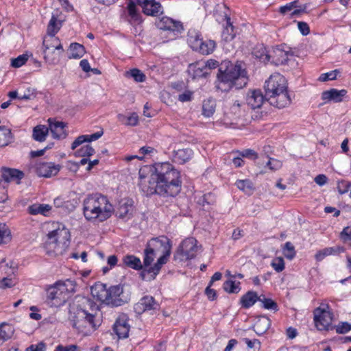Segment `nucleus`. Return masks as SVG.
<instances>
[{"instance_id": "obj_9", "label": "nucleus", "mask_w": 351, "mask_h": 351, "mask_svg": "<svg viewBox=\"0 0 351 351\" xmlns=\"http://www.w3.org/2000/svg\"><path fill=\"white\" fill-rule=\"evenodd\" d=\"M67 298L66 293L58 285V282L47 289V302L50 306H60L66 302Z\"/></svg>"}, {"instance_id": "obj_17", "label": "nucleus", "mask_w": 351, "mask_h": 351, "mask_svg": "<svg viewBox=\"0 0 351 351\" xmlns=\"http://www.w3.org/2000/svg\"><path fill=\"white\" fill-rule=\"evenodd\" d=\"M60 167V165L52 162H41L37 167V172L40 176L49 178L56 176Z\"/></svg>"}, {"instance_id": "obj_18", "label": "nucleus", "mask_w": 351, "mask_h": 351, "mask_svg": "<svg viewBox=\"0 0 351 351\" xmlns=\"http://www.w3.org/2000/svg\"><path fill=\"white\" fill-rule=\"evenodd\" d=\"M1 176L6 183L16 182L19 184L24 177V173L16 169L3 167L1 170Z\"/></svg>"}, {"instance_id": "obj_15", "label": "nucleus", "mask_w": 351, "mask_h": 351, "mask_svg": "<svg viewBox=\"0 0 351 351\" xmlns=\"http://www.w3.org/2000/svg\"><path fill=\"white\" fill-rule=\"evenodd\" d=\"M156 25L159 29L163 30L180 32L182 29V25L180 21H174L167 16L157 20Z\"/></svg>"}, {"instance_id": "obj_11", "label": "nucleus", "mask_w": 351, "mask_h": 351, "mask_svg": "<svg viewBox=\"0 0 351 351\" xmlns=\"http://www.w3.org/2000/svg\"><path fill=\"white\" fill-rule=\"evenodd\" d=\"M159 308L158 302L151 295L143 297L134 306L135 312L138 314H142L147 311H156Z\"/></svg>"}, {"instance_id": "obj_7", "label": "nucleus", "mask_w": 351, "mask_h": 351, "mask_svg": "<svg viewBox=\"0 0 351 351\" xmlns=\"http://www.w3.org/2000/svg\"><path fill=\"white\" fill-rule=\"evenodd\" d=\"M56 228L47 234L46 247L54 253L65 248L70 239V232L64 225L56 223Z\"/></svg>"}, {"instance_id": "obj_5", "label": "nucleus", "mask_w": 351, "mask_h": 351, "mask_svg": "<svg viewBox=\"0 0 351 351\" xmlns=\"http://www.w3.org/2000/svg\"><path fill=\"white\" fill-rule=\"evenodd\" d=\"M265 97L271 105L283 108L291 104L286 79L280 73H274L269 77L265 82Z\"/></svg>"}, {"instance_id": "obj_30", "label": "nucleus", "mask_w": 351, "mask_h": 351, "mask_svg": "<svg viewBox=\"0 0 351 351\" xmlns=\"http://www.w3.org/2000/svg\"><path fill=\"white\" fill-rule=\"evenodd\" d=\"M123 263L128 267L136 270H141L143 269V265L139 258L134 255L128 254L123 258Z\"/></svg>"}, {"instance_id": "obj_59", "label": "nucleus", "mask_w": 351, "mask_h": 351, "mask_svg": "<svg viewBox=\"0 0 351 351\" xmlns=\"http://www.w3.org/2000/svg\"><path fill=\"white\" fill-rule=\"evenodd\" d=\"M351 330V324L348 322H341L336 326V332L339 334H344Z\"/></svg>"}, {"instance_id": "obj_49", "label": "nucleus", "mask_w": 351, "mask_h": 351, "mask_svg": "<svg viewBox=\"0 0 351 351\" xmlns=\"http://www.w3.org/2000/svg\"><path fill=\"white\" fill-rule=\"evenodd\" d=\"M240 282L236 283L232 280H227L223 283V289L230 293H237L240 291Z\"/></svg>"}, {"instance_id": "obj_12", "label": "nucleus", "mask_w": 351, "mask_h": 351, "mask_svg": "<svg viewBox=\"0 0 351 351\" xmlns=\"http://www.w3.org/2000/svg\"><path fill=\"white\" fill-rule=\"evenodd\" d=\"M137 3L147 15L158 16L163 12L161 5L155 0H137Z\"/></svg>"}, {"instance_id": "obj_28", "label": "nucleus", "mask_w": 351, "mask_h": 351, "mask_svg": "<svg viewBox=\"0 0 351 351\" xmlns=\"http://www.w3.org/2000/svg\"><path fill=\"white\" fill-rule=\"evenodd\" d=\"M43 48L49 47L50 49H57V50H62L63 47L60 43V40L58 37L55 36V34L47 33V35L45 36L43 42Z\"/></svg>"}, {"instance_id": "obj_44", "label": "nucleus", "mask_w": 351, "mask_h": 351, "mask_svg": "<svg viewBox=\"0 0 351 351\" xmlns=\"http://www.w3.org/2000/svg\"><path fill=\"white\" fill-rule=\"evenodd\" d=\"M258 302L262 304V306L267 310H273L277 311L278 310V305L272 299L267 298L264 295L258 296Z\"/></svg>"}, {"instance_id": "obj_20", "label": "nucleus", "mask_w": 351, "mask_h": 351, "mask_svg": "<svg viewBox=\"0 0 351 351\" xmlns=\"http://www.w3.org/2000/svg\"><path fill=\"white\" fill-rule=\"evenodd\" d=\"M134 206L132 201L130 199H123L119 202L117 210V215L121 219H129L132 216Z\"/></svg>"}, {"instance_id": "obj_32", "label": "nucleus", "mask_w": 351, "mask_h": 351, "mask_svg": "<svg viewBox=\"0 0 351 351\" xmlns=\"http://www.w3.org/2000/svg\"><path fill=\"white\" fill-rule=\"evenodd\" d=\"M230 110L237 117H244L247 114L248 108L246 104L236 100L231 106Z\"/></svg>"}, {"instance_id": "obj_40", "label": "nucleus", "mask_w": 351, "mask_h": 351, "mask_svg": "<svg viewBox=\"0 0 351 351\" xmlns=\"http://www.w3.org/2000/svg\"><path fill=\"white\" fill-rule=\"evenodd\" d=\"M215 46V43L213 40H208L206 41H202L200 45H199L196 51H199L202 54L208 55L214 51Z\"/></svg>"}, {"instance_id": "obj_53", "label": "nucleus", "mask_w": 351, "mask_h": 351, "mask_svg": "<svg viewBox=\"0 0 351 351\" xmlns=\"http://www.w3.org/2000/svg\"><path fill=\"white\" fill-rule=\"evenodd\" d=\"M332 254H334L333 247H326L318 251L315 255V258L317 261H322L325 257Z\"/></svg>"}, {"instance_id": "obj_64", "label": "nucleus", "mask_w": 351, "mask_h": 351, "mask_svg": "<svg viewBox=\"0 0 351 351\" xmlns=\"http://www.w3.org/2000/svg\"><path fill=\"white\" fill-rule=\"evenodd\" d=\"M78 350L79 348L76 345H69L67 346L58 345L54 351H78Z\"/></svg>"}, {"instance_id": "obj_43", "label": "nucleus", "mask_w": 351, "mask_h": 351, "mask_svg": "<svg viewBox=\"0 0 351 351\" xmlns=\"http://www.w3.org/2000/svg\"><path fill=\"white\" fill-rule=\"evenodd\" d=\"M202 41V39L200 38V35L198 32L195 31H190L189 32L188 43L194 51L197 50Z\"/></svg>"}, {"instance_id": "obj_6", "label": "nucleus", "mask_w": 351, "mask_h": 351, "mask_svg": "<svg viewBox=\"0 0 351 351\" xmlns=\"http://www.w3.org/2000/svg\"><path fill=\"white\" fill-rule=\"evenodd\" d=\"M147 246L158 254H160L156 263L152 266L151 271L158 274L162 265L165 264L171 254V245L169 239L165 236L152 238Z\"/></svg>"}, {"instance_id": "obj_14", "label": "nucleus", "mask_w": 351, "mask_h": 351, "mask_svg": "<svg viewBox=\"0 0 351 351\" xmlns=\"http://www.w3.org/2000/svg\"><path fill=\"white\" fill-rule=\"evenodd\" d=\"M266 99L265 95L263 96L262 92L259 90H254L249 91L246 96V105L247 108L251 109L259 108L262 106Z\"/></svg>"}, {"instance_id": "obj_63", "label": "nucleus", "mask_w": 351, "mask_h": 351, "mask_svg": "<svg viewBox=\"0 0 351 351\" xmlns=\"http://www.w3.org/2000/svg\"><path fill=\"white\" fill-rule=\"evenodd\" d=\"M243 340L247 344L248 348H256L259 350L261 347V342L256 339H250L248 338H244Z\"/></svg>"}, {"instance_id": "obj_55", "label": "nucleus", "mask_w": 351, "mask_h": 351, "mask_svg": "<svg viewBox=\"0 0 351 351\" xmlns=\"http://www.w3.org/2000/svg\"><path fill=\"white\" fill-rule=\"evenodd\" d=\"M232 154H238L241 157L247 158L251 160H255L258 158V154L252 149H246L242 152L236 151L233 152Z\"/></svg>"}, {"instance_id": "obj_58", "label": "nucleus", "mask_w": 351, "mask_h": 351, "mask_svg": "<svg viewBox=\"0 0 351 351\" xmlns=\"http://www.w3.org/2000/svg\"><path fill=\"white\" fill-rule=\"evenodd\" d=\"M152 267H150L148 269L143 270L140 274V277L143 280H154L158 274H154V271H152Z\"/></svg>"}, {"instance_id": "obj_57", "label": "nucleus", "mask_w": 351, "mask_h": 351, "mask_svg": "<svg viewBox=\"0 0 351 351\" xmlns=\"http://www.w3.org/2000/svg\"><path fill=\"white\" fill-rule=\"evenodd\" d=\"M271 265L276 271L281 272L285 269L284 259L282 257H276L273 259Z\"/></svg>"}, {"instance_id": "obj_23", "label": "nucleus", "mask_w": 351, "mask_h": 351, "mask_svg": "<svg viewBox=\"0 0 351 351\" xmlns=\"http://www.w3.org/2000/svg\"><path fill=\"white\" fill-rule=\"evenodd\" d=\"M202 60L190 64L188 69L189 74L193 78L206 77L208 72L206 71Z\"/></svg>"}, {"instance_id": "obj_60", "label": "nucleus", "mask_w": 351, "mask_h": 351, "mask_svg": "<svg viewBox=\"0 0 351 351\" xmlns=\"http://www.w3.org/2000/svg\"><path fill=\"white\" fill-rule=\"evenodd\" d=\"M267 166L269 168V169L276 171L282 167V163L280 160L269 158L268 162H267Z\"/></svg>"}, {"instance_id": "obj_61", "label": "nucleus", "mask_w": 351, "mask_h": 351, "mask_svg": "<svg viewBox=\"0 0 351 351\" xmlns=\"http://www.w3.org/2000/svg\"><path fill=\"white\" fill-rule=\"evenodd\" d=\"M340 238L344 243L351 245V229L349 227L344 228L340 234Z\"/></svg>"}, {"instance_id": "obj_16", "label": "nucleus", "mask_w": 351, "mask_h": 351, "mask_svg": "<svg viewBox=\"0 0 351 351\" xmlns=\"http://www.w3.org/2000/svg\"><path fill=\"white\" fill-rule=\"evenodd\" d=\"M289 53L285 49L276 47L270 49L269 62L275 65L284 64L289 60Z\"/></svg>"}, {"instance_id": "obj_35", "label": "nucleus", "mask_w": 351, "mask_h": 351, "mask_svg": "<svg viewBox=\"0 0 351 351\" xmlns=\"http://www.w3.org/2000/svg\"><path fill=\"white\" fill-rule=\"evenodd\" d=\"M258 301V296L255 292L248 291L241 298V303L244 308H249Z\"/></svg>"}, {"instance_id": "obj_24", "label": "nucleus", "mask_w": 351, "mask_h": 351, "mask_svg": "<svg viewBox=\"0 0 351 351\" xmlns=\"http://www.w3.org/2000/svg\"><path fill=\"white\" fill-rule=\"evenodd\" d=\"M346 93L347 91L344 89L337 90L332 88L323 92L322 94V99L327 101H333L335 102H340L343 100V98Z\"/></svg>"}, {"instance_id": "obj_21", "label": "nucleus", "mask_w": 351, "mask_h": 351, "mask_svg": "<svg viewBox=\"0 0 351 351\" xmlns=\"http://www.w3.org/2000/svg\"><path fill=\"white\" fill-rule=\"evenodd\" d=\"M49 130L54 138H64L66 133L64 130L65 124L62 121H56L52 119H49Z\"/></svg>"}, {"instance_id": "obj_36", "label": "nucleus", "mask_w": 351, "mask_h": 351, "mask_svg": "<svg viewBox=\"0 0 351 351\" xmlns=\"http://www.w3.org/2000/svg\"><path fill=\"white\" fill-rule=\"evenodd\" d=\"M57 282L58 285H59L62 290L64 291V293H66V297H68L69 293L75 291L77 284L74 280L69 278L64 281L60 280Z\"/></svg>"}, {"instance_id": "obj_1", "label": "nucleus", "mask_w": 351, "mask_h": 351, "mask_svg": "<svg viewBox=\"0 0 351 351\" xmlns=\"http://www.w3.org/2000/svg\"><path fill=\"white\" fill-rule=\"evenodd\" d=\"M149 180L141 181L140 186L146 195L159 194L175 196L180 191V172L169 162H158L153 166Z\"/></svg>"}, {"instance_id": "obj_22", "label": "nucleus", "mask_w": 351, "mask_h": 351, "mask_svg": "<svg viewBox=\"0 0 351 351\" xmlns=\"http://www.w3.org/2000/svg\"><path fill=\"white\" fill-rule=\"evenodd\" d=\"M108 290L106 285L95 283L91 287V295L99 301L106 304L108 300Z\"/></svg>"}, {"instance_id": "obj_52", "label": "nucleus", "mask_w": 351, "mask_h": 351, "mask_svg": "<svg viewBox=\"0 0 351 351\" xmlns=\"http://www.w3.org/2000/svg\"><path fill=\"white\" fill-rule=\"evenodd\" d=\"M198 204L202 205L203 207L213 204L215 202V196L210 193H206L202 195L197 201Z\"/></svg>"}, {"instance_id": "obj_4", "label": "nucleus", "mask_w": 351, "mask_h": 351, "mask_svg": "<svg viewBox=\"0 0 351 351\" xmlns=\"http://www.w3.org/2000/svg\"><path fill=\"white\" fill-rule=\"evenodd\" d=\"M217 77L215 86L222 92L228 91L232 87L241 88L247 83L245 69L240 64H233L230 62H225L221 64Z\"/></svg>"}, {"instance_id": "obj_41", "label": "nucleus", "mask_w": 351, "mask_h": 351, "mask_svg": "<svg viewBox=\"0 0 351 351\" xmlns=\"http://www.w3.org/2000/svg\"><path fill=\"white\" fill-rule=\"evenodd\" d=\"M118 119L123 124L128 126H136L138 123V117L135 112L131 114L128 117L119 114L118 115Z\"/></svg>"}, {"instance_id": "obj_19", "label": "nucleus", "mask_w": 351, "mask_h": 351, "mask_svg": "<svg viewBox=\"0 0 351 351\" xmlns=\"http://www.w3.org/2000/svg\"><path fill=\"white\" fill-rule=\"evenodd\" d=\"M108 300L107 304L118 306H121L123 300L120 298L121 295L123 293V287L120 285L110 287L108 290Z\"/></svg>"}, {"instance_id": "obj_33", "label": "nucleus", "mask_w": 351, "mask_h": 351, "mask_svg": "<svg viewBox=\"0 0 351 351\" xmlns=\"http://www.w3.org/2000/svg\"><path fill=\"white\" fill-rule=\"evenodd\" d=\"M49 132V128L43 125L36 126L33 130V138L39 142H43L45 140L46 136Z\"/></svg>"}, {"instance_id": "obj_62", "label": "nucleus", "mask_w": 351, "mask_h": 351, "mask_svg": "<svg viewBox=\"0 0 351 351\" xmlns=\"http://www.w3.org/2000/svg\"><path fill=\"white\" fill-rule=\"evenodd\" d=\"M202 62H204V64H206V65H204V67L206 69V71H208V73L212 69H216V68L219 66V62L215 60H213V59H209V60H202Z\"/></svg>"}, {"instance_id": "obj_42", "label": "nucleus", "mask_w": 351, "mask_h": 351, "mask_svg": "<svg viewBox=\"0 0 351 351\" xmlns=\"http://www.w3.org/2000/svg\"><path fill=\"white\" fill-rule=\"evenodd\" d=\"M254 54L256 58H258L264 63L269 62V56L270 55V49H267L264 46L256 48L254 51Z\"/></svg>"}, {"instance_id": "obj_54", "label": "nucleus", "mask_w": 351, "mask_h": 351, "mask_svg": "<svg viewBox=\"0 0 351 351\" xmlns=\"http://www.w3.org/2000/svg\"><path fill=\"white\" fill-rule=\"evenodd\" d=\"M283 254L286 258L290 260L295 257V248L291 242L288 241L285 244V247L283 248Z\"/></svg>"}, {"instance_id": "obj_27", "label": "nucleus", "mask_w": 351, "mask_h": 351, "mask_svg": "<svg viewBox=\"0 0 351 351\" xmlns=\"http://www.w3.org/2000/svg\"><path fill=\"white\" fill-rule=\"evenodd\" d=\"M192 155V150L191 149L186 148L175 150L172 156L175 162L184 164L191 158Z\"/></svg>"}, {"instance_id": "obj_46", "label": "nucleus", "mask_w": 351, "mask_h": 351, "mask_svg": "<svg viewBox=\"0 0 351 351\" xmlns=\"http://www.w3.org/2000/svg\"><path fill=\"white\" fill-rule=\"evenodd\" d=\"M237 188L245 193H251L254 190L253 183L250 180H239L235 183Z\"/></svg>"}, {"instance_id": "obj_39", "label": "nucleus", "mask_w": 351, "mask_h": 351, "mask_svg": "<svg viewBox=\"0 0 351 351\" xmlns=\"http://www.w3.org/2000/svg\"><path fill=\"white\" fill-rule=\"evenodd\" d=\"M216 102L213 99L204 100L202 105V114L210 117L215 112Z\"/></svg>"}, {"instance_id": "obj_2", "label": "nucleus", "mask_w": 351, "mask_h": 351, "mask_svg": "<svg viewBox=\"0 0 351 351\" xmlns=\"http://www.w3.org/2000/svg\"><path fill=\"white\" fill-rule=\"evenodd\" d=\"M71 308L69 319L73 328L87 335L101 324L98 317L99 308L94 301L87 298H81Z\"/></svg>"}, {"instance_id": "obj_47", "label": "nucleus", "mask_w": 351, "mask_h": 351, "mask_svg": "<svg viewBox=\"0 0 351 351\" xmlns=\"http://www.w3.org/2000/svg\"><path fill=\"white\" fill-rule=\"evenodd\" d=\"M11 241V233L5 224H0V243H8Z\"/></svg>"}, {"instance_id": "obj_56", "label": "nucleus", "mask_w": 351, "mask_h": 351, "mask_svg": "<svg viewBox=\"0 0 351 351\" xmlns=\"http://www.w3.org/2000/svg\"><path fill=\"white\" fill-rule=\"evenodd\" d=\"M28 60V56L25 54L20 55L16 58L12 59L11 66L14 68H19L24 65Z\"/></svg>"}, {"instance_id": "obj_37", "label": "nucleus", "mask_w": 351, "mask_h": 351, "mask_svg": "<svg viewBox=\"0 0 351 351\" xmlns=\"http://www.w3.org/2000/svg\"><path fill=\"white\" fill-rule=\"evenodd\" d=\"M12 141L11 130L5 126H0V146L5 147Z\"/></svg>"}, {"instance_id": "obj_25", "label": "nucleus", "mask_w": 351, "mask_h": 351, "mask_svg": "<svg viewBox=\"0 0 351 351\" xmlns=\"http://www.w3.org/2000/svg\"><path fill=\"white\" fill-rule=\"evenodd\" d=\"M271 320L266 316H259L256 318L253 328L258 335L265 333L271 326Z\"/></svg>"}, {"instance_id": "obj_8", "label": "nucleus", "mask_w": 351, "mask_h": 351, "mask_svg": "<svg viewBox=\"0 0 351 351\" xmlns=\"http://www.w3.org/2000/svg\"><path fill=\"white\" fill-rule=\"evenodd\" d=\"M199 250L197 240L193 237L187 238L180 244L176 258L181 261L192 259L196 256Z\"/></svg>"}, {"instance_id": "obj_38", "label": "nucleus", "mask_w": 351, "mask_h": 351, "mask_svg": "<svg viewBox=\"0 0 351 351\" xmlns=\"http://www.w3.org/2000/svg\"><path fill=\"white\" fill-rule=\"evenodd\" d=\"M69 58L78 59L83 56L85 49L83 45L78 43H72L69 47Z\"/></svg>"}, {"instance_id": "obj_31", "label": "nucleus", "mask_w": 351, "mask_h": 351, "mask_svg": "<svg viewBox=\"0 0 351 351\" xmlns=\"http://www.w3.org/2000/svg\"><path fill=\"white\" fill-rule=\"evenodd\" d=\"M14 332L13 326L10 324L3 323L0 325V344L10 339Z\"/></svg>"}, {"instance_id": "obj_48", "label": "nucleus", "mask_w": 351, "mask_h": 351, "mask_svg": "<svg viewBox=\"0 0 351 351\" xmlns=\"http://www.w3.org/2000/svg\"><path fill=\"white\" fill-rule=\"evenodd\" d=\"M126 76H130L137 82H143L146 80L145 75L138 69H132L125 73Z\"/></svg>"}, {"instance_id": "obj_34", "label": "nucleus", "mask_w": 351, "mask_h": 351, "mask_svg": "<svg viewBox=\"0 0 351 351\" xmlns=\"http://www.w3.org/2000/svg\"><path fill=\"white\" fill-rule=\"evenodd\" d=\"M51 209V206L49 204H34L28 208L29 213L31 215L40 214L44 216H47Z\"/></svg>"}, {"instance_id": "obj_13", "label": "nucleus", "mask_w": 351, "mask_h": 351, "mask_svg": "<svg viewBox=\"0 0 351 351\" xmlns=\"http://www.w3.org/2000/svg\"><path fill=\"white\" fill-rule=\"evenodd\" d=\"M130 326L128 324V318L125 315H120L116 320L113 330L119 339L127 338L128 337Z\"/></svg>"}, {"instance_id": "obj_26", "label": "nucleus", "mask_w": 351, "mask_h": 351, "mask_svg": "<svg viewBox=\"0 0 351 351\" xmlns=\"http://www.w3.org/2000/svg\"><path fill=\"white\" fill-rule=\"evenodd\" d=\"M63 51V49L57 50V49H50L49 47L43 48L44 59L49 64H57L60 61Z\"/></svg>"}, {"instance_id": "obj_10", "label": "nucleus", "mask_w": 351, "mask_h": 351, "mask_svg": "<svg viewBox=\"0 0 351 351\" xmlns=\"http://www.w3.org/2000/svg\"><path fill=\"white\" fill-rule=\"evenodd\" d=\"M330 312L317 308L314 313V321L317 328L319 330H328L332 323Z\"/></svg>"}, {"instance_id": "obj_45", "label": "nucleus", "mask_w": 351, "mask_h": 351, "mask_svg": "<svg viewBox=\"0 0 351 351\" xmlns=\"http://www.w3.org/2000/svg\"><path fill=\"white\" fill-rule=\"evenodd\" d=\"M62 21L61 19H58L56 16L52 15L47 27V33L56 34L60 30L62 26Z\"/></svg>"}, {"instance_id": "obj_50", "label": "nucleus", "mask_w": 351, "mask_h": 351, "mask_svg": "<svg viewBox=\"0 0 351 351\" xmlns=\"http://www.w3.org/2000/svg\"><path fill=\"white\" fill-rule=\"evenodd\" d=\"M94 154L95 149L89 145L82 146L75 152V155L77 157H88Z\"/></svg>"}, {"instance_id": "obj_3", "label": "nucleus", "mask_w": 351, "mask_h": 351, "mask_svg": "<svg viewBox=\"0 0 351 351\" xmlns=\"http://www.w3.org/2000/svg\"><path fill=\"white\" fill-rule=\"evenodd\" d=\"M114 213V207L107 196L101 193L87 195L83 200V213L90 221H104Z\"/></svg>"}, {"instance_id": "obj_29", "label": "nucleus", "mask_w": 351, "mask_h": 351, "mask_svg": "<svg viewBox=\"0 0 351 351\" xmlns=\"http://www.w3.org/2000/svg\"><path fill=\"white\" fill-rule=\"evenodd\" d=\"M224 19L226 21V26L222 32V37L224 40L230 41L235 36L234 27L230 22L228 14L226 12H224Z\"/></svg>"}, {"instance_id": "obj_51", "label": "nucleus", "mask_w": 351, "mask_h": 351, "mask_svg": "<svg viewBox=\"0 0 351 351\" xmlns=\"http://www.w3.org/2000/svg\"><path fill=\"white\" fill-rule=\"evenodd\" d=\"M156 253L147 246L144 252L143 264L145 267L149 266L154 261Z\"/></svg>"}]
</instances>
